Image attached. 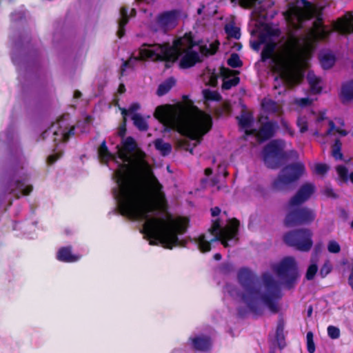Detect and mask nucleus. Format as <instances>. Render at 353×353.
Wrapping results in <instances>:
<instances>
[{"mask_svg": "<svg viewBox=\"0 0 353 353\" xmlns=\"http://www.w3.org/2000/svg\"><path fill=\"white\" fill-rule=\"evenodd\" d=\"M118 155L124 162L116 172L118 188L113 190L122 216L133 221H145L142 232L150 239V244H161L163 248L172 249L180 245L179 234H183L188 224L187 219H174L168 214L166 218L150 217L157 210V204L139 183L144 168L148 166L145 152L138 148L132 137L122 141V147L117 146Z\"/></svg>", "mask_w": 353, "mask_h": 353, "instance_id": "nucleus-1", "label": "nucleus"}, {"mask_svg": "<svg viewBox=\"0 0 353 353\" xmlns=\"http://www.w3.org/2000/svg\"><path fill=\"white\" fill-rule=\"evenodd\" d=\"M154 116L163 125L165 132L176 130L185 137L177 141V146L191 154H193L194 148L201 142L203 137L212 127L211 116L203 112L197 114L188 112L172 114L164 106L160 105L156 108Z\"/></svg>", "mask_w": 353, "mask_h": 353, "instance_id": "nucleus-2", "label": "nucleus"}, {"mask_svg": "<svg viewBox=\"0 0 353 353\" xmlns=\"http://www.w3.org/2000/svg\"><path fill=\"white\" fill-rule=\"evenodd\" d=\"M239 283L244 289L241 299L249 310L255 315H261L263 309L258 302L261 300L274 314L279 312L276 300L281 298L280 290L277 283L268 274H263V281L267 290V293L262 294L259 286V279L248 268H241L237 274Z\"/></svg>", "mask_w": 353, "mask_h": 353, "instance_id": "nucleus-3", "label": "nucleus"}, {"mask_svg": "<svg viewBox=\"0 0 353 353\" xmlns=\"http://www.w3.org/2000/svg\"><path fill=\"white\" fill-rule=\"evenodd\" d=\"M315 192V186L311 183H303L296 194L288 202L284 225L291 228L311 224L316 219L314 210L301 205L307 201Z\"/></svg>", "mask_w": 353, "mask_h": 353, "instance_id": "nucleus-4", "label": "nucleus"}, {"mask_svg": "<svg viewBox=\"0 0 353 353\" xmlns=\"http://www.w3.org/2000/svg\"><path fill=\"white\" fill-rule=\"evenodd\" d=\"M201 41H196L192 32H185L182 37L177 38L173 41L171 46L169 43H143V46L152 48L151 50H142L141 51L144 57L152 58L155 61L175 62L182 52L181 47L186 46L187 48L193 49L196 46H200Z\"/></svg>", "mask_w": 353, "mask_h": 353, "instance_id": "nucleus-5", "label": "nucleus"}, {"mask_svg": "<svg viewBox=\"0 0 353 353\" xmlns=\"http://www.w3.org/2000/svg\"><path fill=\"white\" fill-rule=\"evenodd\" d=\"M305 168L303 163L296 162L284 166L271 184L275 192H287L292 189V185L305 174Z\"/></svg>", "mask_w": 353, "mask_h": 353, "instance_id": "nucleus-6", "label": "nucleus"}, {"mask_svg": "<svg viewBox=\"0 0 353 353\" xmlns=\"http://www.w3.org/2000/svg\"><path fill=\"white\" fill-rule=\"evenodd\" d=\"M240 222L236 218L230 220L228 224L217 233L210 241H208L205 234H201L195 239L198 248L201 252H208L211 250V243L214 241H221L225 247L229 246L228 241L236 239L239 232Z\"/></svg>", "mask_w": 353, "mask_h": 353, "instance_id": "nucleus-7", "label": "nucleus"}, {"mask_svg": "<svg viewBox=\"0 0 353 353\" xmlns=\"http://www.w3.org/2000/svg\"><path fill=\"white\" fill-rule=\"evenodd\" d=\"M312 232L310 229H296L286 232L283 237L286 245L301 252H308L312 247Z\"/></svg>", "mask_w": 353, "mask_h": 353, "instance_id": "nucleus-8", "label": "nucleus"}, {"mask_svg": "<svg viewBox=\"0 0 353 353\" xmlns=\"http://www.w3.org/2000/svg\"><path fill=\"white\" fill-rule=\"evenodd\" d=\"M285 157L281 140H272L263 148V161L269 168H278L282 164Z\"/></svg>", "mask_w": 353, "mask_h": 353, "instance_id": "nucleus-9", "label": "nucleus"}, {"mask_svg": "<svg viewBox=\"0 0 353 353\" xmlns=\"http://www.w3.org/2000/svg\"><path fill=\"white\" fill-rule=\"evenodd\" d=\"M277 276L285 281L287 287L291 288L294 286L299 276L298 268L295 259L292 256L285 257L274 268Z\"/></svg>", "mask_w": 353, "mask_h": 353, "instance_id": "nucleus-10", "label": "nucleus"}, {"mask_svg": "<svg viewBox=\"0 0 353 353\" xmlns=\"http://www.w3.org/2000/svg\"><path fill=\"white\" fill-rule=\"evenodd\" d=\"M263 118L261 117L259 119V122L261 123L259 129L252 128L245 131V134L248 136L254 135L260 143L265 142L274 137L279 128L276 121L273 120L269 121L268 117H265L264 119L267 121L262 122Z\"/></svg>", "mask_w": 353, "mask_h": 353, "instance_id": "nucleus-11", "label": "nucleus"}, {"mask_svg": "<svg viewBox=\"0 0 353 353\" xmlns=\"http://www.w3.org/2000/svg\"><path fill=\"white\" fill-rule=\"evenodd\" d=\"M299 3H301L305 8H310L312 6L307 0H300L290 3L288 10L284 12V16L288 22L294 23L296 21L301 23L304 20L305 13Z\"/></svg>", "mask_w": 353, "mask_h": 353, "instance_id": "nucleus-12", "label": "nucleus"}, {"mask_svg": "<svg viewBox=\"0 0 353 353\" xmlns=\"http://www.w3.org/2000/svg\"><path fill=\"white\" fill-rule=\"evenodd\" d=\"M32 189L31 185H26L24 180H17L9 183L6 192L10 194H12L15 198L19 199L21 195H29Z\"/></svg>", "mask_w": 353, "mask_h": 353, "instance_id": "nucleus-13", "label": "nucleus"}, {"mask_svg": "<svg viewBox=\"0 0 353 353\" xmlns=\"http://www.w3.org/2000/svg\"><path fill=\"white\" fill-rule=\"evenodd\" d=\"M183 52V55L179 62V67L182 69L192 68L202 61L199 53L193 49L186 48Z\"/></svg>", "mask_w": 353, "mask_h": 353, "instance_id": "nucleus-14", "label": "nucleus"}, {"mask_svg": "<svg viewBox=\"0 0 353 353\" xmlns=\"http://www.w3.org/2000/svg\"><path fill=\"white\" fill-rule=\"evenodd\" d=\"M280 77L288 88H293L299 84L303 79L301 74L291 68L283 70L280 74Z\"/></svg>", "mask_w": 353, "mask_h": 353, "instance_id": "nucleus-15", "label": "nucleus"}, {"mask_svg": "<svg viewBox=\"0 0 353 353\" xmlns=\"http://www.w3.org/2000/svg\"><path fill=\"white\" fill-rule=\"evenodd\" d=\"M179 14V12L176 10H172L163 12L157 17V21L162 28H167L170 26L175 25Z\"/></svg>", "mask_w": 353, "mask_h": 353, "instance_id": "nucleus-16", "label": "nucleus"}, {"mask_svg": "<svg viewBox=\"0 0 353 353\" xmlns=\"http://www.w3.org/2000/svg\"><path fill=\"white\" fill-rule=\"evenodd\" d=\"M137 14L135 8H132L130 11V14H128V10L125 6H123L120 10V19L118 22L117 36L119 38H122L125 33V27L129 22L130 17H134Z\"/></svg>", "mask_w": 353, "mask_h": 353, "instance_id": "nucleus-17", "label": "nucleus"}, {"mask_svg": "<svg viewBox=\"0 0 353 353\" xmlns=\"http://www.w3.org/2000/svg\"><path fill=\"white\" fill-rule=\"evenodd\" d=\"M81 256L79 255L73 254L72 253V246L61 247L57 253V259L59 261L64 263L76 262Z\"/></svg>", "mask_w": 353, "mask_h": 353, "instance_id": "nucleus-18", "label": "nucleus"}, {"mask_svg": "<svg viewBox=\"0 0 353 353\" xmlns=\"http://www.w3.org/2000/svg\"><path fill=\"white\" fill-rule=\"evenodd\" d=\"M236 119L238 121L239 127L242 129H245V131L249 130L248 128H250L254 123L253 114L248 111L245 105L241 110V114L237 116Z\"/></svg>", "mask_w": 353, "mask_h": 353, "instance_id": "nucleus-19", "label": "nucleus"}, {"mask_svg": "<svg viewBox=\"0 0 353 353\" xmlns=\"http://www.w3.org/2000/svg\"><path fill=\"white\" fill-rule=\"evenodd\" d=\"M339 96L343 103L353 100V79L342 84Z\"/></svg>", "mask_w": 353, "mask_h": 353, "instance_id": "nucleus-20", "label": "nucleus"}, {"mask_svg": "<svg viewBox=\"0 0 353 353\" xmlns=\"http://www.w3.org/2000/svg\"><path fill=\"white\" fill-rule=\"evenodd\" d=\"M194 350L201 352L208 351L211 347V341L208 336H197L192 339Z\"/></svg>", "mask_w": 353, "mask_h": 353, "instance_id": "nucleus-21", "label": "nucleus"}, {"mask_svg": "<svg viewBox=\"0 0 353 353\" xmlns=\"http://www.w3.org/2000/svg\"><path fill=\"white\" fill-rule=\"evenodd\" d=\"M284 327L285 321L283 319L279 318L276 325L275 339L280 350H282L285 346Z\"/></svg>", "mask_w": 353, "mask_h": 353, "instance_id": "nucleus-22", "label": "nucleus"}, {"mask_svg": "<svg viewBox=\"0 0 353 353\" xmlns=\"http://www.w3.org/2000/svg\"><path fill=\"white\" fill-rule=\"evenodd\" d=\"M151 49H152V48H148V46H143V45H142L141 48L139 49V57H135L131 56L128 60L123 61V63L121 67V76L124 75V72L127 68L132 67V61L134 62V61H143V60H145L148 59H150L152 61H155L152 58L148 57H144L143 59H140V58H142V57H143V55L141 54V51L142 50H151Z\"/></svg>", "mask_w": 353, "mask_h": 353, "instance_id": "nucleus-23", "label": "nucleus"}, {"mask_svg": "<svg viewBox=\"0 0 353 353\" xmlns=\"http://www.w3.org/2000/svg\"><path fill=\"white\" fill-rule=\"evenodd\" d=\"M276 47V45L274 41H270L267 42L261 51V61L265 62L272 58L275 52Z\"/></svg>", "mask_w": 353, "mask_h": 353, "instance_id": "nucleus-24", "label": "nucleus"}, {"mask_svg": "<svg viewBox=\"0 0 353 353\" xmlns=\"http://www.w3.org/2000/svg\"><path fill=\"white\" fill-rule=\"evenodd\" d=\"M176 80L174 77H169L164 82L161 83L157 90V94L159 97L167 94L175 85Z\"/></svg>", "mask_w": 353, "mask_h": 353, "instance_id": "nucleus-25", "label": "nucleus"}, {"mask_svg": "<svg viewBox=\"0 0 353 353\" xmlns=\"http://www.w3.org/2000/svg\"><path fill=\"white\" fill-rule=\"evenodd\" d=\"M155 148L159 150L163 156L168 155L172 151V145L165 142L162 139H157L154 141Z\"/></svg>", "mask_w": 353, "mask_h": 353, "instance_id": "nucleus-26", "label": "nucleus"}, {"mask_svg": "<svg viewBox=\"0 0 353 353\" xmlns=\"http://www.w3.org/2000/svg\"><path fill=\"white\" fill-rule=\"evenodd\" d=\"M307 81L310 84L311 92L314 94H319L322 91V88L319 85L321 79L314 74H308Z\"/></svg>", "mask_w": 353, "mask_h": 353, "instance_id": "nucleus-27", "label": "nucleus"}, {"mask_svg": "<svg viewBox=\"0 0 353 353\" xmlns=\"http://www.w3.org/2000/svg\"><path fill=\"white\" fill-rule=\"evenodd\" d=\"M319 61L321 67L324 70H328L334 65L336 59L333 54L326 53L319 57Z\"/></svg>", "mask_w": 353, "mask_h": 353, "instance_id": "nucleus-28", "label": "nucleus"}, {"mask_svg": "<svg viewBox=\"0 0 353 353\" xmlns=\"http://www.w3.org/2000/svg\"><path fill=\"white\" fill-rule=\"evenodd\" d=\"M98 154L101 160L104 163H108L112 157L113 155L112 153L109 151L105 141H103L99 149H98Z\"/></svg>", "mask_w": 353, "mask_h": 353, "instance_id": "nucleus-29", "label": "nucleus"}, {"mask_svg": "<svg viewBox=\"0 0 353 353\" xmlns=\"http://www.w3.org/2000/svg\"><path fill=\"white\" fill-rule=\"evenodd\" d=\"M132 120L133 121L134 125L139 130L145 132L148 130V125L147 121L139 114L134 113L132 116Z\"/></svg>", "mask_w": 353, "mask_h": 353, "instance_id": "nucleus-30", "label": "nucleus"}, {"mask_svg": "<svg viewBox=\"0 0 353 353\" xmlns=\"http://www.w3.org/2000/svg\"><path fill=\"white\" fill-rule=\"evenodd\" d=\"M225 31L228 37L239 39L241 37L240 28L234 25H226Z\"/></svg>", "mask_w": 353, "mask_h": 353, "instance_id": "nucleus-31", "label": "nucleus"}, {"mask_svg": "<svg viewBox=\"0 0 353 353\" xmlns=\"http://www.w3.org/2000/svg\"><path fill=\"white\" fill-rule=\"evenodd\" d=\"M203 95L205 101H219L221 99V96L218 92L209 89L203 90Z\"/></svg>", "mask_w": 353, "mask_h": 353, "instance_id": "nucleus-32", "label": "nucleus"}, {"mask_svg": "<svg viewBox=\"0 0 353 353\" xmlns=\"http://www.w3.org/2000/svg\"><path fill=\"white\" fill-rule=\"evenodd\" d=\"M240 82V78L239 77H234L232 79H227L225 77L223 80L221 88L223 90H230L232 87L237 85Z\"/></svg>", "mask_w": 353, "mask_h": 353, "instance_id": "nucleus-33", "label": "nucleus"}, {"mask_svg": "<svg viewBox=\"0 0 353 353\" xmlns=\"http://www.w3.org/2000/svg\"><path fill=\"white\" fill-rule=\"evenodd\" d=\"M121 114L123 116V122L120 125L118 130V135L120 137H124L126 134V122H127V118L128 116V111L125 108H120Z\"/></svg>", "mask_w": 353, "mask_h": 353, "instance_id": "nucleus-34", "label": "nucleus"}, {"mask_svg": "<svg viewBox=\"0 0 353 353\" xmlns=\"http://www.w3.org/2000/svg\"><path fill=\"white\" fill-rule=\"evenodd\" d=\"M229 66L233 68H241L243 65V61L241 60L239 55L236 53H232L227 61Z\"/></svg>", "mask_w": 353, "mask_h": 353, "instance_id": "nucleus-35", "label": "nucleus"}, {"mask_svg": "<svg viewBox=\"0 0 353 353\" xmlns=\"http://www.w3.org/2000/svg\"><path fill=\"white\" fill-rule=\"evenodd\" d=\"M342 143L339 139H336L334 143L332 145V156L336 159H342L343 154L341 152Z\"/></svg>", "mask_w": 353, "mask_h": 353, "instance_id": "nucleus-36", "label": "nucleus"}, {"mask_svg": "<svg viewBox=\"0 0 353 353\" xmlns=\"http://www.w3.org/2000/svg\"><path fill=\"white\" fill-rule=\"evenodd\" d=\"M262 106L265 111L269 112L276 113L279 111L276 103L271 99H269L265 102H263Z\"/></svg>", "mask_w": 353, "mask_h": 353, "instance_id": "nucleus-37", "label": "nucleus"}, {"mask_svg": "<svg viewBox=\"0 0 353 353\" xmlns=\"http://www.w3.org/2000/svg\"><path fill=\"white\" fill-rule=\"evenodd\" d=\"M307 350L309 353H314L315 352V344L314 342V334L310 331L307 333Z\"/></svg>", "mask_w": 353, "mask_h": 353, "instance_id": "nucleus-38", "label": "nucleus"}, {"mask_svg": "<svg viewBox=\"0 0 353 353\" xmlns=\"http://www.w3.org/2000/svg\"><path fill=\"white\" fill-rule=\"evenodd\" d=\"M223 228L221 227V221L219 219H216L212 221V226L209 228V232L212 235H216L217 233L223 230Z\"/></svg>", "mask_w": 353, "mask_h": 353, "instance_id": "nucleus-39", "label": "nucleus"}, {"mask_svg": "<svg viewBox=\"0 0 353 353\" xmlns=\"http://www.w3.org/2000/svg\"><path fill=\"white\" fill-rule=\"evenodd\" d=\"M332 267L329 261H325L323 265L321 266L319 275L321 278L326 277L332 271Z\"/></svg>", "mask_w": 353, "mask_h": 353, "instance_id": "nucleus-40", "label": "nucleus"}, {"mask_svg": "<svg viewBox=\"0 0 353 353\" xmlns=\"http://www.w3.org/2000/svg\"><path fill=\"white\" fill-rule=\"evenodd\" d=\"M318 271V266L316 264H311L306 272L305 278L307 280H312Z\"/></svg>", "mask_w": 353, "mask_h": 353, "instance_id": "nucleus-41", "label": "nucleus"}, {"mask_svg": "<svg viewBox=\"0 0 353 353\" xmlns=\"http://www.w3.org/2000/svg\"><path fill=\"white\" fill-rule=\"evenodd\" d=\"M296 125L299 128L301 133H304L308 130V123L305 117H299L296 121Z\"/></svg>", "mask_w": 353, "mask_h": 353, "instance_id": "nucleus-42", "label": "nucleus"}, {"mask_svg": "<svg viewBox=\"0 0 353 353\" xmlns=\"http://www.w3.org/2000/svg\"><path fill=\"white\" fill-rule=\"evenodd\" d=\"M327 335L332 339H336L340 336V330L339 327L334 325H329L327 327Z\"/></svg>", "mask_w": 353, "mask_h": 353, "instance_id": "nucleus-43", "label": "nucleus"}, {"mask_svg": "<svg viewBox=\"0 0 353 353\" xmlns=\"http://www.w3.org/2000/svg\"><path fill=\"white\" fill-rule=\"evenodd\" d=\"M327 250L330 253L337 254L341 251V246L336 241L331 240L328 242Z\"/></svg>", "mask_w": 353, "mask_h": 353, "instance_id": "nucleus-44", "label": "nucleus"}, {"mask_svg": "<svg viewBox=\"0 0 353 353\" xmlns=\"http://www.w3.org/2000/svg\"><path fill=\"white\" fill-rule=\"evenodd\" d=\"M329 170V166L325 163H316L315 165V172L318 174L324 175Z\"/></svg>", "mask_w": 353, "mask_h": 353, "instance_id": "nucleus-45", "label": "nucleus"}, {"mask_svg": "<svg viewBox=\"0 0 353 353\" xmlns=\"http://www.w3.org/2000/svg\"><path fill=\"white\" fill-rule=\"evenodd\" d=\"M336 172L343 181H347L348 179V170L347 168L344 165H339L336 168Z\"/></svg>", "mask_w": 353, "mask_h": 353, "instance_id": "nucleus-46", "label": "nucleus"}, {"mask_svg": "<svg viewBox=\"0 0 353 353\" xmlns=\"http://www.w3.org/2000/svg\"><path fill=\"white\" fill-rule=\"evenodd\" d=\"M75 128L74 126L71 127L67 132H63L62 134V141L66 142L69 140L70 137L74 134Z\"/></svg>", "mask_w": 353, "mask_h": 353, "instance_id": "nucleus-47", "label": "nucleus"}, {"mask_svg": "<svg viewBox=\"0 0 353 353\" xmlns=\"http://www.w3.org/2000/svg\"><path fill=\"white\" fill-rule=\"evenodd\" d=\"M62 152H58L54 154L50 155L47 159V162L48 164L54 163L59 159H60L62 156Z\"/></svg>", "mask_w": 353, "mask_h": 353, "instance_id": "nucleus-48", "label": "nucleus"}, {"mask_svg": "<svg viewBox=\"0 0 353 353\" xmlns=\"http://www.w3.org/2000/svg\"><path fill=\"white\" fill-rule=\"evenodd\" d=\"M319 37L321 39H325L329 37L330 32L325 30L324 26H322L319 32Z\"/></svg>", "mask_w": 353, "mask_h": 353, "instance_id": "nucleus-49", "label": "nucleus"}, {"mask_svg": "<svg viewBox=\"0 0 353 353\" xmlns=\"http://www.w3.org/2000/svg\"><path fill=\"white\" fill-rule=\"evenodd\" d=\"M199 51L203 56L208 57L210 54V50L206 45H201L199 46Z\"/></svg>", "mask_w": 353, "mask_h": 353, "instance_id": "nucleus-50", "label": "nucleus"}, {"mask_svg": "<svg viewBox=\"0 0 353 353\" xmlns=\"http://www.w3.org/2000/svg\"><path fill=\"white\" fill-rule=\"evenodd\" d=\"M219 42H217L216 43H210V48H209V49L210 50V55H214V54L216 53V52L219 49Z\"/></svg>", "mask_w": 353, "mask_h": 353, "instance_id": "nucleus-51", "label": "nucleus"}, {"mask_svg": "<svg viewBox=\"0 0 353 353\" xmlns=\"http://www.w3.org/2000/svg\"><path fill=\"white\" fill-rule=\"evenodd\" d=\"M139 108H140V105L137 103H134L131 104L130 106L129 107V108L128 110H126L128 111V114L130 113L135 112L137 110H138L139 109Z\"/></svg>", "mask_w": 353, "mask_h": 353, "instance_id": "nucleus-52", "label": "nucleus"}, {"mask_svg": "<svg viewBox=\"0 0 353 353\" xmlns=\"http://www.w3.org/2000/svg\"><path fill=\"white\" fill-rule=\"evenodd\" d=\"M263 43V40L262 38L260 39L259 41H255L252 43L251 46L254 50L259 51L261 44Z\"/></svg>", "mask_w": 353, "mask_h": 353, "instance_id": "nucleus-53", "label": "nucleus"}, {"mask_svg": "<svg viewBox=\"0 0 353 353\" xmlns=\"http://www.w3.org/2000/svg\"><path fill=\"white\" fill-rule=\"evenodd\" d=\"M241 1L245 6L251 8L256 5L258 0H241Z\"/></svg>", "mask_w": 353, "mask_h": 353, "instance_id": "nucleus-54", "label": "nucleus"}, {"mask_svg": "<svg viewBox=\"0 0 353 353\" xmlns=\"http://www.w3.org/2000/svg\"><path fill=\"white\" fill-rule=\"evenodd\" d=\"M155 189L159 192V195L160 196H164L163 194L161 192V190L163 188L162 185L158 181L157 179H155Z\"/></svg>", "mask_w": 353, "mask_h": 353, "instance_id": "nucleus-55", "label": "nucleus"}, {"mask_svg": "<svg viewBox=\"0 0 353 353\" xmlns=\"http://www.w3.org/2000/svg\"><path fill=\"white\" fill-rule=\"evenodd\" d=\"M336 128H336V125H335V123H334V121H329V128L327 131V134H330L333 130L336 131Z\"/></svg>", "mask_w": 353, "mask_h": 353, "instance_id": "nucleus-56", "label": "nucleus"}, {"mask_svg": "<svg viewBox=\"0 0 353 353\" xmlns=\"http://www.w3.org/2000/svg\"><path fill=\"white\" fill-rule=\"evenodd\" d=\"M221 213V209L219 207L211 208V215L212 216H217Z\"/></svg>", "mask_w": 353, "mask_h": 353, "instance_id": "nucleus-57", "label": "nucleus"}, {"mask_svg": "<svg viewBox=\"0 0 353 353\" xmlns=\"http://www.w3.org/2000/svg\"><path fill=\"white\" fill-rule=\"evenodd\" d=\"M312 103L311 100L308 98H302L300 100V104L302 106H306L310 105Z\"/></svg>", "mask_w": 353, "mask_h": 353, "instance_id": "nucleus-58", "label": "nucleus"}, {"mask_svg": "<svg viewBox=\"0 0 353 353\" xmlns=\"http://www.w3.org/2000/svg\"><path fill=\"white\" fill-rule=\"evenodd\" d=\"M336 132L343 137H345L347 134V132L345 130H343L339 128L336 129Z\"/></svg>", "mask_w": 353, "mask_h": 353, "instance_id": "nucleus-59", "label": "nucleus"}, {"mask_svg": "<svg viewBox=\"0 0 353 353\" xmlns=\"http://www.w3.org/2000/svg\"><path fill=\"white\" fill-rule=\"evenodd\" d=\"M268 32L270 34L273 35V36H279V32H280L279 29L271 30H268Z\"/></svg>", "mask_w": 353, "mask_h": 353, "instance_id": "nucleus-60", "label": "nucleus"}, {"mask_svg": "<svg viewBox=\"0 0 353 353\" xmlns=\"http://www.w3.org/2000/svg\"><path fill=\"white\" fill-rule=\"evenodd\" d=\"M118 92L120 93V94H123L125 92V85L123 84V83H121L119 86V88H118Z\"/></svg>", "mask_w": 353, "mask_h": 353, "instance_id": "nucleus-61", "label": "nucleus"}, {"mask_svg": "<svg viewBox=\"0 0 353 353\" xmlns=\"http://www.w3.org/2000/svg\"><path fill=\"white\" fill-rule=\"evenodd\" d=\"M212 169L211 168H207L205 169L204 172L206 176H210L212 174Z\"/></svg>", "mask_w": 353, "mask_h": 353, "instance_id": "nucleus-62", "label": "nucleus"}, {"mask_svg": "<svg viewBox=\"0 0 353 353\" xmlns=\"http://www.w3.org/2000/svg\"><path fill=\"white\" fill-rule=\"evenodd\" d=\"M82 96L81 92L79 90H75L74 92V98L75 99H79Z\"/></svg>", "mask_w": 353, "mask_h": 353, "instance_id": "nucleus-63", "label": "nucleus"}, {"mask_svg": "<svg viewBox=\"0 0 353 353\" xmlns=\"http://www.w3.org/2000/svg\"><path fill=\"white\" fill-rule=\"evenodd\" d=\"M213 258L216 261H220L222 259V255L220 253H216L214 254Z\"/></svg>", "mask_w": 353, "mask_h": 353, "instance_id": "nucleus-64", "label": "nucleus"}]
</instances>
